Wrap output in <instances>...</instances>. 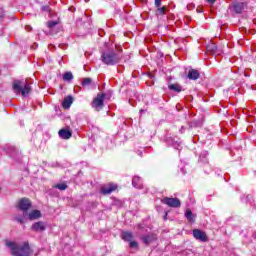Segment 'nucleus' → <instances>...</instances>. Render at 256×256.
Listing matches in <instances>:
<instances>
[{
    "label": "nucleus",
    "mask_w": 256,
    "mask_h": 256,
    "mask_svg": "<svg viewBox=\"0 0 256 256\" xmlns=\"http://www.w3.org/2000/svg\"><path fill=\"white\" fill-rule=\"evenodd\" d=\"M31 201L29 198H22L16 203V208L18 212L14 215L15 221L21 225L27 223V221H33V211L29 212L31 209Z\"/></svg>",
    "instance_id": "1"
},
{
    "label": "nucleus",
    "mask_w": 256,
    "mask_h": 256,
    "mask_svg": "<svg viewBox=\"0 0 256 256\" xmlns=\"http://www.w3.org/2000/svg\"><path fill=\"white\" fill-rule=\"evenodd\" d=\"M5 245L11 250V255L13 256H29V253H31L29 242H22L19 244L14 241L6 240Z\"/></svg>",
    "instance_id": "2"
},
{
    "label": "nucleus",
    "mask_w": 256,
    "mask_h": 256,
    "mask_svg": "<svg viewBox=\"0 0 256 256\" xmlns=\"http://www.w3.org/2000/svg\"><path fill=\"white\" fill-rule=\"evenodd\" d=\"M101 61L104 65H117V63L121 62V54L118 52H103L101 55Z\"/></svg>",
    "instance_id": "3"
},
{
    "label": "nucleus",
    "mask_w": 256,
    "mask_h": 256,
    "mask_svg": "<svg viewBox=\"0 0 256 256\" xmlns=\"http://www.w3.org/2000/svg\"><path fill=\"white\" fill-rule=\"evenodd\" d=\"M13 91L16 95H22V97H27L29 93H31V83L21 82L19 80H15L13 82Z\"/></svg>",
    "instance_id": "4"
},
{
    "label": "nucleus",
    "mask_w": 256,
    "mask_h": 256,
    "mask_svg": "<svg viewBox=\"0 0 256 256\" xmlns=\"http://www.w3.org/2000/svg\"><path fill=\"white\" fill-rule=\"evenodd\" d=\"M106 93H98L97 96L92 101V107L95 111H101L102 107L105 105Z\"/></svg>",
    "instance_id": "5"
},
{
    "label": "nucleus",
    "mask_w": 256,
    "mask_h": 256,
    "mask_svg": "<svg viewBox=\"0 0 256 256\" xmlns=\"http://www.w3.org/2000/svg\"><path fill=\"white\" fill-rule=\"evenodd\" d=\"M161 203H163V205H167V207H171L172 209H179V207H181V200L177 197H164L161 199Z\"/></svg>",
    "instance_id": "6"
},
{
    "label": "nucleus",
    "mask_w": 256,
    "mask_h": 256,
    "mask_svg": "<svg viewBox=\"0 0 256 256\" xmlns=\"http://www.w3.org/2000/svg\"><path fill=\"white\" fill-rule=\"evenodd\" d=\"M119 189V186L113 182H109L108 184L103 185L100 188V193L102 195H111V193L117 191Z\"/></svg>",
    "instance_id": "7"
},
{
    "label": "nucleus",
    "mask_w": 256,
    "mask_h": 256,
    "mask_svg": "<svg viewBox=\"0 0 256 256\" xmlns=\"http://www.w3.org/2000/svg\"><path fill=\"white\" fill-rule=\"evenodd\" d=\"M192 235L194 239H197L198 241H202V243H207L209 241V238L207 237V233L203 232L199 229H194L192 231Z\"/></svg>",
    "instance_id": "8"
},
{
    "label": "nucleus",
    "mask_w": 256,
    "mask_h": 256,
    "mask_svg": "<svg viewBox=\"0 0 256 256\" xmlns=\"http://www.w3.org/2000/svg\"><path fill=\"white\" fill-rule=\"evenodd\" d=\"M186 77L190 81H197V79H199L201 77V73L199 72V70H197L195 68H190L187 71Z\"/></svg>",
    "instance_id": "9"
},
{
    "label": "nucleus",
    "mask_w": 256,
    "mask_h": 256,
    "mask_svg": "<svg viewBox=\"0 0 256 256\" xmlns=\"http://www.w3.org/2000/svg\"><path fill=\"white\" fill-rule=\"evenodd\" d=\"M247 9V2H236L233 4V10L235 13L241 14Z\"/></svg>",
    "instance_id": "10"
},
{
    "label": "nucleus",
    "mask_w": 256,
    "mask_h": 256,
    "mask_svg": "<svg viewBox=\"0 0 256 256\" xmlns=\"http://www.w3.org/2000/svg\"><path fill=\"white\" fill-rule=\"evenodd\" d=\"M47 229V224L43 221L34 222L33 224V231L36 233H43Z\"/></svg>",
    "instance_id": "11"
},
{
    "label": "nucleus",
    "mask_w": 256,
    "mask_h": 256,
    "mask_svg": "<svg viewBox=\"0 0 256 256\" xmlns=\"http://www.w3.org/2000/svg\"><path fill=\"white\" fill-rule=\"evenodd\" d=\"M207 52L211 53L212 55H219V50L217 48V44L215 43H209L206 46Z\"/></svg>",
    "instance_id": "12"
},
{
    "label": "nucleus",
    "mask_w": 256,
    "mask_h": 256,
    "mask_svg": "<svg viewBox=\"0 0 256 256\" xmlns=\"http://www.w3.org/2000/svg\"><path fill=\"white\" fill-rule=\"evenodd\" d=\"M58 134L61 137V139H71V137L73 136V132L67 129L59 130Z\"/></svg>",
    "instance_id": "13"
},
{
    "label": "nucleus",
    "mask_w": 256,
    "mask_h": 256,
    "mask_svg": "<svg viewBox=\"0 0 256 256\" xmlns=\"http://www.w3.org/2000/svg\"><path fill=\"white\" fill-rule=\"evenodd\" d=\"M143 243L145 245H149L150 243H153V241H157V235L155 234H150V235H145L142 237Z\"/></svg>",
    "instance_id": "14"
},
{
    "label": "nucleus",
    "mask_w": 256,
    "mask_h": 256,
    "mask_svg": "<svg viewBox=\"0 0 256 256\" xmlns=\"http://www.w3.org/2000/svg\"><path fill=\"white\" fill-rule=\"evenodd\" d=\"M73 105V96H67L64 98L62 102L63 109H69Z\"/></svg>",
    "instance_id": "15"
},
{
    "label": "nucleus",
    "mask_w": 256,
    "mask_h": 256,
    "mask_svg": "<svg viewBox=\"0 0 256 256\" xmlns=\"http://www.w3.org/2000/svg\"><path fill=\"white\" fill-rule=\"evenodd\" d=\"M121 239L123 241H127L128 243H130V241H133V233H131L129 231H124V232H122Z\"/></svg>",
    "instance_id": "16"
},
{
    "label": "nucleus",
    "mask_w": 256,
    "mask_h": 256,
    "mask_svg": "<svg viewBox=\"0 0 256 256\" xmlns=\"http://www.w3.org/2000/svg\"><path fill=\"white\" fill-rule=\"evenodd\" d=\"M185 217L189 221V223H195V218L193 217V212L191 209H186Z\"/></svg>",
    "instance_id": "17"
},
{
    "label": "nucleus",
    "mask_w": 256,
    "mask_h": 256,
    "mask_svg": "<svg viewBox=\"0 0 256 256\" xmlns=\"http://www.w3.org/2000/svg\"><path fill=\"white\" fill-rule=\"evenodd\" d=\"M132 184L134 187H136L137 189H141V187H143V184H141V178L135 176L132 180Z\"/></svg>",
    "instance_id": "18"
},
{
    "label": "nucleus",
    "mask_w": 256,
    "mask_h": 256,
    "mask_svg": "<svg viewBox=\"0 0 256 256\" xmlns=\"http://www.w3.org/2000/svg\"><path fill=\"white\" fill-rule=\"evenodd\" d=\"M168 89H170V91H175L176 93H181L182 91L181 85L179 84H169Z\"/></svg>",
    "instance_id": "19"
},
{
    "label": "nucleus",
    "mask_w": 256,
    "mask_h": 256,
    "mask_svg": "<svg viewBox=\"0 0 256 256\" xmlns=\"http://www.w3.org/2000/svg\"><path fill=\"white\" fill-rule=\"evenodd\" d=\"M92 83H93V79H91V78H84L82 80L81 85H82V87H88V85H91Z\"/></svg>",
    "instance_id": "20"
},
{
    "label": "nucleus",
    "mask_w": 256,
    "mask_h": 256,
    "mask_svg": "<svg viewBox=\"0 0 256 256\" xmlns=\"http://www.w3.org/2000/svg\"><path fill=\"white\" fill-rule=\"evenodd\" d=\"M63 79H64V81H72L73 73H71V72L64 73L63 74Z\"/></svg>",
    "instance_id": "21"
},
{
    "label": "nucleus",
    "mask_w": 256,
    "mask_h": 256,
    "mask_svg": "<svg viewBox=\"0 0 256 256\" xmlns=\"http://www.w3.org/2000/svg\"><path fill=\"white\" fill-rule=\"evenodd\" d=\"M59 25V21H48L47 27L48 29H53L54 27H57Z\"/></svg>",
    "instance_id": "22"
},
{
    "label": "nucleus",
    "mask_w": 256,
    "mask_h": 256,
    "mask_svg": "<svg viewBox=\"0 0 256 256\" xmlns=\"http://www.w3.org/2000/svg\"><path fill=\"white\" fill-rule=\"evenodd\" d=\"M55 189H59L60 191H65L67 189V185L65 183L54 185Z\"/></svg>",
    "instance_id": "23"
},
{
    "label": "nucleus",
    "mask_w": 256,
    "mask_h": 256,
    "mask_svg": "<svg viewBox=\"0 0 256 256\" xmlns=\"http://www.w3.org/2000/svg\"><path fill=\"white\" fill-rule=\"evenodd\" d=\"M43 217V214L39 210H33V219H41Z\"/></svg>",
    "instance_id": "24"
},
{
    "label": "nucleus",
    "mask_w": 256,
    "mask_h": 256,
    "mask_svg": "<svg viewBox=\"0 0 256 256\" xmlns=\"http://www.w3.org/2000/svg\"><path fill=\"white\" fill-rule=\"evenodd\" d=\"M167 11V8L165 7V6H163V7H158L157 8V15H165V12Z\"/></svg>",
    "instance_id": "25"
},
{
    "label": "nucleus",
    "mask_w": 256,
    "mask_h": 256,
    "mask_svg": "<svg viewBox=\"0 0 256 256\" xmlns=\"http://www.w3.org/2000/svg\"><path fill=\"white\" fill-rule=\"evenodd\" d=\"M129 245H130L131 249H135V248L139 247V243H137V241H133V240L130 241Z\"/></svg>",
    "instance_id": "26"
},
{
    "label": "nucleus",
    "mask_w": 256,
    "mask_h": 256,
    "mask_svg": "<svg viewBox=\"0 0 256 256\" xmlns=\"http://www.w3.org/2000/svg\"><path fill=\"white\" fill-rule=\"evenodd\" d=\"M42 11H45L46 13H51V7H49V5L42 6Z\"/></svg>",
    "instance_id": "27"
},
{
    "label": "nucleus",
    "mask_w": 256,
    "mask_h": 256,
    "mask_svg": "<svg viewBox=\"0 0 256 256\" xmlns=\"http://www.w3.org/2000/svg\"><path fill=\"white\" fill-rule=\"evenodd\" d=\"M155 6L158 8L161 6V0H155Z\"/></svg>",
    "instance_id": "28"
},
{
    "label": "nucleus",
    "mask_w": 256,
    "mask_h": 256,
    "mask_svg": "<svg viewBox=\"0 0 256 256\" xmlns=\"http://www.w3.org/2000/svg\"><path fill=\"white\" fill-rule=\"evenodd\" d=\"M207 3H209L210 5H213L214 3H216L217 0H206Z\"/></svg>",
    "instance_id": "29"
},
{
    "label": "nucleus",
    "mask_w": 256,
    "mask_h": 256,
    "mask_svg": "<svg viewBox=\"0 0 256 256\" xmlns=\"http://www.w3.org/2000/svg\"><path fill=\"white\" fill-rule=\"evenodd\" d=\"M25 29H26V31L29 32V31H31V26H26Z\"/></svg>",
    "instance_id": "30"
}]
</instances>
